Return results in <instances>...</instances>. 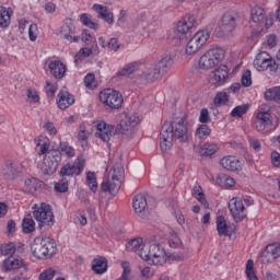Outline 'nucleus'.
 Returning a JSON list of instances; mask_svg holds the SVG:
<instances>
[{
	"label": "nucleus",
	"instance_id": "f704fd0d",
	"mask_svg": "<svg viewBox=\"0 0 280 280\" xmlns=\"http://www.w3.org/2000/svg\"><path fill=\"white\" fill-rule=\"evenodd\" d=\"M58 152L60 156H66V159H73L75 156V149L69 144V142H60Z\"/></svg>",
	"mask_w": 280,
	"mask_h": 280
},
{
	"label": "nucleus",
	"instance_id": "37998d69",
	"mask_svg": "<svg viewBox=\"0 0 280 280\" xmlns=\"http://www.w3.org/2000/svg\"><path fill=\"white\" fill-rule=\"evenodd\" d=\"M93 55V49L91 48H81L79 52L74 56V62H82L84 58Z\"/></svg>",
	"mask_w": 280,
	"mask_h": 280
},
{
	"label": "nucleus",
	"instance_id": "7ed1b4c3",
	"mask_svg": "<svg viewBox=\"0 0 280 280\" xmlns=\"http://www.w3.org/2000/svg\"><path fill=\"white\" fill-rule=\"evenodd\" d=\"M124 165L121 163L115 164L101 185L102 191H108L112 196L119 194L121 183H124Z\"/></svg>",
	"mask_w": 280,
	"mask_h": 280
},
{
	"label": "nucleus",
	"instance_id": "c756f323",
	"mask_svg": "<svg viewBox=\"0 0 280 280\" xmlns=\"http://www.w3.org/2000/svg\"><path fill=\"white\" fill-rule=\"evenodd\" d=\"M92 270L95 275H104L108 270V260L104 257H98L93 260Z\"/></svg>",
	"mask_w": 280,
	"mask_h": 280
},
{
	"label": "nucleus",
	"instance_id": "bb28decb",
	"mask_svg": "<svg viewBox=\"0 0 280 280\" xmlns=\"http://www.w3.org/2000/svg\"><path fill=\"white\" fill-rule=\"evenodd\" d=\"M194 152L200 154V156H213L218 152V144L207 142L202 147L194 145Z\"/></svg>",
	"mask_w": 280,
	"mask_h": 280
},
{
	"label": "nucleus",
	"instance_id": "a18cd8bd",
	"mask_svg": "<svg viewBox=\"0 0 280 280\" xmlns=\"http://www.w3.org/2000/svg\"><path fill=\"white\" fill-rule=\"evenodd\" d=\"M196 137L197 139H207L211 135V128H209L207 125H201L196 130Z\"/></svg>",
	"mask_w": 280,
	"mask_h": 280
},
{
	"label": "nucleus",
	"instance_id": "c9c22d12",
	"mask_svg": "<svg viewBox=\"0 0 280 280\" xmlns=\"http://www.w3.org/2000/svg\"><path fill=\"white\" fill-rule=\"evenodd\" d=\"M266 19V11L264 8L256 5L252 9V20L254 23H264Z\"/></svg>",
	"mask_w": 280,
	"mask_h": 280
},
{
	"label": "nucleus",
	"instance_id": "5fc2aeb1",
	"mask_svg": "<svg viewBox=\"0 0 280 280\" xmlns=\"http://www.w3.org/2000/svg\"><path fill=\"white\" fill-rule=\"evenodd\" d=\"M242 85L248 88L253 84V77L250 70H245L241 79Z\"/></svg>",
	"mask_w": 280,
	"mask_h": 280
},
{
	"label": "nucleus",
	"instance_id": "49530a36",
	"mask_svg": "<svg viewBox=\"0 0 280 280\" xmlns=\"http://www.w3.org/2000/svg\"><path fill=\"white\" fill-rule=\"evenodd\" d=\"M137 69H139V66L137 63H129L125 66L120 71H118L117 75H132V73H135Z\"/></svg>",
	"mask_w": 280,
	"mask_h": 280
},
{
	"label": "nucleus",
	"instance_id": "f8f14e48",
	"mask_svg": "<svg viewBox=\"0 0 280 280\" xmlns=\"http://www.w3.org/2000/svg\"><path fill=\"white\" fill-rule=\"evenodd\" d=\"M100 101L105 106H108V108L117 109L121 108L124 104V96L116 90L106 89L100 93Z\"/></svg>",
	"mask_w": 280,
	"mask_h": 280
},
{
	"label": "nucleus",
	"instance_id": "a211bd4d",
	"mask_svg": "<svg viewBox=\"0 0 280 280\" xmlns=\"http://www.w3.org/2000/svg\"><path fill=\"white\" fill-rule=\"evenodd\" d=\"M220 165L226 172H242V160L235 155H226L220 160Z\"/></svg>",
	"mask_w": 280,
	"mask_h": 280
},
{
	"label": "nucleus",
	"instance_id": "f257e3e1",
	"mask_svg": "<svg viewBox=\"0 0 280 280\" xmlns=\"http://www.w3.org/2000/svg\"><path fill=\"white\" fill-rule=\"evenodd\" d=\"M175 141L179 143H190L191 132L187 127L185 117L177 118L172 122L165 121L160 132V148L162 152H170Z\"/></svg>",
	"mask_w": 280,
	"mask_h": 280
},
{
	"label": "nucleus",
	"instance_id": "e433bc0d",
	"mask_svg": "<svg viewBox=\"0 0 280 280\" xmlns=\"http://www.w3.org/2000/svg\"><path fill=\"white\" fill-rule=\"evenodd\" d=\"M217 231L219 235H229V225L226 224V219L223 215L217 218Z\"/></svg>",
	"mask_w": 280,
	"mask_h": 280
},
{
	"label": "nucleus",
	"instance_id": "423d86ee",
	"mask_svg": "<svg viewBox=\"0 0 280 280\" xmlns=\"http://www.w3.org/2000/svg\"><path fill=\"white\" fill-rule=\"evenodd\" d=\"M222 60H224V49L218 47L210 48L199 58L198 67L202 71H208V69L218 67Z\"/></svg>",
	"mask_w": 280,
	"mask_h": 280
},
{
	"label": "nucleus",
	"instance_id": "de8ad7c7",
	"mask_svg": "<svg viewBox=\"0 0 280 280\" xmlns=\"http://www.w3.org/2000/svg\"><path fill=\"white\" fill-rule=\"evenodd\" d=\"M22 226L25 233H32L36 229V223L33 221L32 218H24Z\"/></svg>",
	"mask_w": 280,
	"mask_h": 280
},
{
	"label": "nucleus",
	"instance_id": "69168bd1",
	"mask_svg": "<svg viewBox=\"0 0 280 280\" xmlns=\"http://www.w3.org/2000/svg\"><path fill=\"white\" fill-rule=\"evenodd\" d=\"M107 49H110L112 51H117L119 49V40L117 38H110L108 40V47Z\"/></svg>",
	"mask_w": 280,
	"mask_h": 280
},
{
	"label": "nucleus",
	"instance_id": "ea45409f",
	"mask_svg": "<svg viewBox=\"0 0 280 280\" xmlns=\"http://www.w3.org/2000/svg\"><path fill=\"white\" fill-rule=\"evenodd\" d=\"M86 185L90 187L91 191L95 194L97 191V176L93 172H88L86 174Z\"/></svg>",
	"mask_w": 280,
	"mask_h": 280
},
{
	"label": "nucleus",
	"instance_id": "338daca9",
	"mask_svg": "<svg viewBox=\"0 0 280 280\" xmlns=\"http://www.w3.org/2000/svg\"><path fill=\"white\" fill-rule=\"evenodd\" d=\"M140 272L143 279H151V277H154V272H152V269H150V267L140 268Z\"/></svg>",
	"mask_w": 280,
	"mask_h": 280
},
{
	"label": "nucleus",
	"instance_id": "a878e982",
	"mask_svg": "<svg viewBox=\"0 0 280 280\" xmlns=\"http://www.w3.org/2000/svg\"><path fill=\"white\" fill-rule=\"evenodd\" d=\"M60 34L69 43H78L80 40V36H75V26L71 23H65L61 26Z\"/></svg>",
	"mask_w": 280,
	"mask_h": 280
},
{
	"label": "nucleus",
	"instance_id": "5701e85b",
	"mask_svg": "<svg viewBox=\"0 0 280 280\" xmlns=\"http://www.w3.org/2000/svg\"><path fill=\"white\" fill-rule=\"evenodd\" d=\"M93 10L98 14V19H103L108 25L115 23V15L113 14V11L108 10V7L96 3L93 5Z\"/></svg>",
	"mask_w": 280,
	"mask_h": 280
},
{
	"label": "nucleus",
	"instance_id": "4d7b16f0",
	"mask_svg": "<svg viewBox=\"0 0 280 280\" xmlns=\"http://www.w3.org/2000/svg\"><path fill=\"white\" fill-rule=\"evenodd\" d=\"M259 261L260 264H272V261H275V258L272 257L270 252H268V249L265 248V250L261 253L259 257Z\"/></svg>",
	"mask_w": 280,
	"mask_h": 280
},
{
	"label": "nucleus",
	"instance_id": "79ce46f5",
	"mask_svg": "<svg viewBox=\"0 0 280 280\" xmlns=\"http://www.w3.org/2000/svg\"><path fill=\"white\" fill-rule=\"evenodd\" d=\"M192 194H194L195 198H197V200H199V202H201L203 205V207H209V203L207 202V199L205 198V192H202V187H200L199 185H196L192 188Z\"/></svg>",
	"mask_w": 280,
	"mask_h": 280
},
{
	"label": "nucleus",
	"instance_id": "4c0bfd02",
	"mask_svg": "<svg viewBox=\"0 0 280 280\" xmlns=\"http://www.w3.org/2000/svg\"><path fill=\"white\" fill-rule=\"evenodd\" d=\"M80 21L82 25H85V27H90V30H98L100 24L95 23L93 21V18L89 13H83L80 15Z\"/></svg>",
	"mask_w": 280,
	"mask_h": 280
},
{
	"label": "nucleus",
	"instance_id": "8fccbe9b",
	"mask_svg": "<svg viewBox=\"0 0 280 280\" xmlns=\"http://www.w3.org/2000/svg\"><path fill=\"white\" fill-rule=\"evenodd\" d=\"M26 97L27 102H30L31 104H38V102H40V96L38 95V92L32 89L26 90Z\"/></svg>",
	"mask_w": 280,
	"mask_h": 280
},
{
	"label": "nucleus",
	"instance_id": "7c9ffc66",
	"mask_svg": "<svg viewBox=\"0 0 280 280\" xmlns=\"http://www.w3.org/2000/svg\"><path fill=\"white\" fill-rule=\"evenodd\" d=\"M43 187V182L32 177L24 182V191L26 194H36Z\"/></svg>",
	"mask_w": 280,
	"mask_h": 280
},
{
	"label": "nucleus",
	"instance_id": "473e14b6",
	"mask_svg": "<svg viewBox=\"0 0 280 280\" xmlns=\"http://www.w3.org/2000/svg\"><path fill=\"white\" fill-rule=\"evenodd\" d=\"M172 65H174V59L172 56H165L155 65V67L159 69L162 75H165V73L172 69Z\"/></svg>",
	"mask_w": 280,
	"mask_h": 280
},
{
	"label": "nucleus",
	"instance_id": "aec40b11",
	"mask_svg": "<svg viewBox=\"0 0 280 280\" xmlns=\"http://www.w3.org/2000/svg\"><path fill=\"white\" fill-rule=\"evenodd\" d=\"M132 207L137 215H139L140 218L148 217V199L145 198V195H136L133 197Z\"/></svg>",
	"mask_w": 280,
	"mask_h": 280
},
{
	"label": "nucleus",
	"instance_id": "6ab92c4d",
	"mask_svg": "<svg viewBox=\"0 0 280 280\" xmlns=\"http://www.w3.org/2000/svg\"><path fill=\"white\" fill-rule=\"evenodd\" d=\"M226 80H229V67L220 66L213 71L209 82L213 86H222L226 83Z\"/></svg>",
	"mask_w": 280,
	"mask_h": 280
},
{
	"label": "nucleus",
	"instance_id": "dca6fc26",
	"mask_svg": "<svg viewBox=\"0 0 280 280\" xmlns=\"http://www.w3.org/2000/svg\"><path fill=\"white\" fill-rule=\"evenodd\" d=\"M168 245L171 248L179 250L170 254L168 259L171 261H185V259H187V252L185 250V247H183V242H180V238H171L168 241Z\"/></svg>",
	"mask_w": 280,
	"mask_h": 280
},
{
	"label": "nucleus",
	"instance_id": "0e129e2a",
	"mask_svg": "<svg viewBox=\"0 0 280 280\" xmlns=\"http://www.w3.org/2000/svg\"><path fill=\"white\" fill-rule=\"evenodd\" d=\"M209 110L207 108L201 109L199 121L200 124H209Z\"/></svg>",
	"mask_w": 280,
	"mask_h": 280
},
{
	"label": "nucleus",
	"instance_id": "9d476101",
	"mask_svg": "<svg viewBox=\"0 0 280 280\" xmlns=\"http://www.w3.org/2000/svg\"><path fill=\"white\" fill-rule=\"evenodd\" d=\"M211 33L208 30L198 31L187 43L185 54L187 56H194L197 51H200L205 45H207V40Z\"/></svg>",
	"mask_w": 280,
	"mask_h": 280
},
{
	"label": "nucleus",
	"instance_id": "9b49d317",
	"mask_svg": "<svg viewBox=\"0 0 280 280\" xmlns=\"http://www.w3.org/2000/svg\"><path fill=\"white\" fill-rule=\"evenodd\" d=\"M277 61L267 51H260L256 55L254 59V67L257 71H270L271 73H277L279 69Z\"/></svg>",
	"mask_w": 280,
	"mask_h": 280
},
{
	"label": "nucleus",
	"instance_id": "72a5a7b5",
	"mask_svg": "<svg viewBox=\"0 0 280 280\" xmlns=\"http://www.w3.org/2000/svg\"><path fill=\"white\" fill-rule=\"evenodd\" d=\"M3 266L5 270H19V268H23V259L10 256L4 260Z\"/></svg>",
	"mask_w": 280,
	"mask_h": 280
},
{
	"label": "nucleus",
	"instance_id": "b1692460",
	"mask_svg": "<svg viewBox=\"0 0 280 280\" xmlns=\"http://www.w3.org/2000/svg\"><path fill=\"white\" fill-rule=\"evenodd\" d=\"M48 68L56 80H62L65 78V73H67V67L60 60L50 61Z\"/></svg>",
	"mask_w": 280,
	"mask_h": 280
},
{
	"label": "nucleus",
	"instance_id": "2f4dec72",
	"mask_svg": "<svg viewBox=\"0 0 280 280\" xmlns=\"http://www.w3.org/2000/svg\"><path fill=\"white\" fill-rule=\"evenodd\" d=\"M12 20V13L8 8L0 5V30H8Z\"/></svg>",
	"mask_w": 280,
	"mask_h": 280
},
{
	"label": "nucleus",
	"instance_id": "052dcab7",
	"mask_svg": "<svg viewBox=\"0 0 280 280\" xmlns=\"http://www.w3.org/2000/svg\"><path fill=\"white\" fill-rule=\"evenodd\" d=\"M86 139H89V130H86V126L80 125L79 132H78V140L86 141Z\"/></svg>",
	"mask_w": 280,
	"mask_h": 280
},
{
	"label": "nucleus",
	"instance_id": "a19ab883",
	"mask_svg": "<svg viewBox=\"0 0 280 280\" xmlns=\"http://www.w3.org/2000/svg\"><path fill=\"white\" fill-rule=\"evenodd\" d=\"M214 106H225L229 104V94L226 92H218L213 100Z\"/></svg>",
	"mask_w": 280,
	"mask_h": 280
},
{
	"label": "nucleus",
	"instance_id": "6e6552de",
	"mask_svg": "<svg viewBox=\"0 0 280 280\" xmlns=\"http://www.w3.org/2000/svg\"><path fill=\"white\" fill-rule=\"evenodd\" d=\"M139 126V117L132 114H121L120 120L115 128L117 135H126L132 137L135 128Z\"/></svg>",
	"mask_w": 280,
	"mask_h": 280
},
{
	"label": "nucleus",
	"instance_id": "6e6d98bb",
	"mask_svg": "<svg viewBox=\"0 0 280 280\" xmlns=\"http://www.w3.org/2000/svg\"><path fill=\"white\" fill-rule=\"evenodd\" d=\"M28 38L34 43L38 38V24L33 23L28 27Z\"/></svg>",
	"mask_w": 280,
	"mask_h": 280
},
{
	"label": "nucleus",
	"instance_id": "58836bf2",
	"mask_svg": "<svg viewBox=\"0 0 280 280\" xmlns=\"http://www.w3.org/2000/svg\"><path fill=\"white\" fill-rule=\"evenodd\" d=\"M266 100L278 102L280 104V86H275L265 92Z\"/></svg>",
	"mask_w": 280,
	"mask_h": 280
},
{
	"label": "nucleus",
	"instance_id": "cd10ccee",
	"mask_svg": "<svg viewBox=\"0 0 280 280\" xmlns=\"http://www.w3.org/2000/svg\"><path fill=\"white\" fill-rule=\"evenodd\" d=\"M24 244L22 243H8L0 245V255H14V253H23Z\"/></svg>",
	"mask_w": 280,
	"mask_h": 280
},
{
	"label": "nucleus",
	"instance_id": "c03bdc74",
	"mask_svg": "<svg viewBox=\"0 0 280 280\" xmlns=\"http://www.w3.org/2000/svg\"><path fill=\"white\" fill-rule=\"evenodd\" d=\"M55 191L58 194H65L69 191V180L63 177L59 182L55 183Z\"/></svg>",
	"mask_w": 280,
	"mask_h": 280
},
{
	"label": "nucleus",
	"instance_id": "09e8293b",
	"mask_svg": "<svg viewBox=\"0 0 280 280\" xmlns=\"http://www.w3.org/2000/svg\"><path fill=\"white\" fill-rule=\"evenodd\" d=\"M84 84L86 89L93 91V89H97V81L95 80V74L88 73L84 78Z\"/></svg>",
	"mask_w": 280,
	"mask_h": 280
},
{
	"label": "nucleus",
	"instance_id": "864d4df0",
	"mask_svg": "<svg viewBox=\"0 0 280 280\" xmlns=\"http://www.w3.org/2000/svg\"><path fill=\"white\" fill-rule=\"evenodd\" d=\"M248 113V105H238L232 112V117H242Z\"/></svg>",
	"mask_w": 280,
	"mask_h": 280
},
{
	"label": "nucleus",
	"instance_id": "412c9836",
	"mask_svg": "<svg viewBox=\"0 0 280 280\" xmlns=\"http://www.w3.org/2000/svg\"><path fill=\"white\" fill-rule=\"evenodd\" d=\"M270 124H272V120H270V114L266 112H259L253 121V128L257 132H264L266 127L270 126Z\"/></svg>",
	"mask_w": 280,
	"mask_h": 280
},
{
	"label": "nucleus",
	"instance_id": "bf43d9fd",
	"mask_svg": "<svg viewBox=\"0 0 280 280\" xmlns=\"http://www.w3.org/2000/svg\"><path fill=\"white\" fill-rule=\"evenodd\" d=\"M54 277H56V270L46 269L39 275V280H54Z\"/></svg>",
	"mask_w": 280,
	"mask_h": 280
},
{
	"label": "nucleus",
	"instance_id": "4be33fe9",
	"mask_svg": "<svg viewBox=\"0 0 280 280\" xmlns=\"http://www.w3.org/2000/svg\"><path fill=\"white\" fill-rule=\"evenodd\" d=\"M72 104H75V97L73 94L67 92V91H60L57 95V106L60 108V110H67L69 106H72Z\"/></svg>",
	"mask_w": 280,
	"mask_h": 280
},
{
	"label": "nucleus",
	"instance_id": "20e7f679",
	"mask_svg": "<svg viewBox=\"0 0 280 280\" xmlns=\"http://www.w3.org/2000/svg\"><path fill=\"white\" fill-rule=\"evenodd\" d=\"M31 250L36 259H49L58 253L56 241L50 237H36L32 245Z\"/></svg>",
	"mask_w": 280,
	"mask_h": 280
},
{
	"label": "nucleus",
	"instance_id": "603ef678",
	"mask_svg": "<svg viewBox=\"0 0 280 280\" xmlns=\"http://www.w3.org/2000/svg\"><path fill=\"white\" fill-rule=\"evenodd\" d=\"M45 91L48 97H54V95H56V91H58V83L46 81Z\"/></svg>",
	"mask_w": 280,
	"mask_h": 280
},
{
	"label": "nucleus",
	"instance_id": "e2e57ef3",
	"mask_svg": "<svg viewBox=\"0 0 280 280\" xmlns=\"http://www.w3.org/2000/svg\"><path fill=\"white\" fill-rule=\"evenodd\" d=\"M43 128L44 130H46V132H48V135H52V136L58 135V130H56V126L51 121L44 124Z\"/></svg>",
	"mask_w": 280,
	"mask_h": 280
},
{
	"label": "nucleus",
	"instance_id": "3c124183",
	"mask_svg": "<svg viewBox=\"0 0 280 280\" xmlns=\"http://www.w3.org/2000/svg\"><path fill=\"white\" fill-rule=\"evenodd\" d=\"M268 253H270L273 259H279L280 256V244H270L266 246Z\"/></svg>",
	"mask_w": 280,
	"mask_h": 280
},
{
	"label": "nucleus",
	"instance_id": "680f3d73",
	"mask_svg": "<svg viewBox=\"0 0 280 280\" xmlns=\"http://www.w3.org/2000/svg\"><path fill=\"white\" fill-rule=\"evenodd\" d=\"M248 143H249V147L252 148V150H254L256 152H260L261 151V142H259L258 139L249 137L248 138Z\"/></svg>",
	"mask_w": 280,
	"mask_h": 280
},
{
	"label": "nucleus",
	"instance_id": "f03ea898",
	"mask_svg": "<svg viewBox=\"0 0 280 280\" xmlns=\"http://www.w3.org/2000/svg\"><path fill=\"white\" fill-rule=\"evenodd\" d=\"M127 250L138 253L139 257L144 261H149L153 266H163L167 261L165 249L159 244H143V238H135L126 244Z\"/></svg>",
	"mask_w": 280,
	"mask_h": 280
},
{
	"label": "nucleus",
	"instance_id": "13d9d810",
	"mask_svg": "<svg viewBox=\"0 0 280 280\" xmlns=\"http://www.w3.org/2000/svg\"><path fill=\"white\" fill-rule=\"evenodd\" d=\"M81 39L85 45H93L95 43V37L86 30L82 32Z\"/></svg>",
	"mask_w": 280,
	"mask_h": 280
},
{
	"label": "nucleus",
	"instance_id": "0eeeda50",
	"mask_svg": "<svg viewBox=\"0 0 280 280\" xmlns=\"http://www.w3.org/2000/svg\"><path fill=\"white\" fill-rule=\"evenodd\" d=\"M33 218L39 226H54V211L51 206L45 202L33 206Z\"/></svg>",
	"mask_w": 280,
	"mask_h": 280
},
{
	"label": "nucleus",
	"instance_id": "1a4fd4ad",
	"mask_svg": "<svg viewBox=\"0 0 280 280\" xmlns=\"http://www.w3.org/2000/svg\"><path fill=\"white\" fill-rule=\"evenodd\" d=\"M60 163H62L60 151L52 149L45 154L40 170L46 176H51L56 174Z\"/></svg>",
	"mask_w": 280,
	"mask_h": 280
},
{
	"label": "nucleus",
	"instance_id": "c85d7f7f",
	"mask_svg": "<svg viewBox=\"0 0 280 280\" xmlns=\"http://www.w3.org/2000/svg\"><path fill=\"white\" fill-rule=\"evenodd\" d=\"M163 74L161 73V71L156 68V66L154 67H148L145 68V70L142 72V78L143 80H145V82H154L156 80H159V78H161Z\"/></svg>",
	"mask_w": 280,
	"mask_h": 280
},
{
	"label": "nucleus",
	"instance_id": "f3484780",
	"mask_svg": "<svg viewBox=\"0 0 280 280\" xmlns=\"http://www.w3.org/2000/svg\"><path fill=\"white\" fill-rule=\"evenodd\" d=\"M84 171V160L77 159L73 164H66L60 170V176H80Z\"/></svg>",
	"mask_w": 280,
	"mask_h": 280
},
{
	"label": "nucleus",
	"instance_id": "774afa93",
	"mask_svg": "<svg viewBox=\"0 0 280 280\" xmlns=\"http://www.w3.org/2000/svg\"><path fill=\"white\" fill-rule=\"evenodd\" d=\"M271 163L275 165V167H280V153L277 151H273L271 153Z\"/></svg>",
	"mask_w": 280,
	"mask_h": 280
},
{
	"label": "nucleus",
	"instance_id": "ddd939ff",
	"mask_svg": "<svg viewBox=\"0 0 280 280\" xmlns=\"http://www.w3.org/2000/svg\"><path fill=\"white\" fill-rule=\"evenodd\" d=\"M237 23H240V13L237 11H229L223 14L221 20V32L223 36H230L235 32V27H237Z\"/></svg>",
	"mask_w": 280,
	"mask_h": 280
},
{
	"label": "nucleus",
	"instance_id": "393cba45",
	"mask_svg": "<svg viewBox=\"0 0 280 280\" xmlns=\"http://www.w3.org/2000/svg\"><path fill=\"white\" fill-rule=\"evenodd\" d=\"M2 174L5 178L14 179V177L19 174V163L14 160H7L2 165Z\"/></svg>",
	"mask_w": 280,
	"mask_h": 280
},
{
	"label": "nucleus",
	"instance_id": "39448f33",
	"mask_svg": "<svg viewBox=\"0 0 280 280\" xmlns=\"http://www.w3.org/2000/svg\"><path fill=\"white\" fill-rule=\"evenodd\" d=\"M196 27V18L194 15L186 14L176 24L174 34L171 36L175 40V45H183V40L187 38V34Z\"/></svg>",
	"mask_w": 280,
	"mask_h": 280
},
{
	"label": "nucleus",
	"instance_id": "2eb2a0df",
	"mask_svg": "<svg viewBox=\"0 0 280 280\" xmlns=\"http://www.w3.org/2000/svg\"><path fill=\"white\" fill-rule=\"evenodd\" d=\"M95 137L101 139L104 143H108V141L115 137V126L109 125L104 120H100L96 124Z\"/></svg>",
	"mask_w": 280,
	"mask_h": 280
},
{
	"label": "nucleus",
	"instance_id": "4468645a",
	"mask_svg": "<svg viewBox=\"0 0 280 280\" xmlns=\"http://www.w3.org/2000/svg\"><path fill=\"white\" fill-rule=\"evenodd\" d=\"M229 209L235 222H242L246 219V207H244L243 200L240 197H234L230 200Z\"/></svg>",
	"mask_w": 280,
	"mask_h": 280
}]
</instances>
